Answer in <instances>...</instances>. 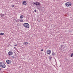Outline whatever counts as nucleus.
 I'll use <instances>...</instances> for the list:
<instances>
[{
    "instance_id": "f257e3e1",
    "label": "nucleus",
    "mask_w": 73,
    "mask_h": 73,
    "mask_svg": "<svg viewBox=\"0 0 73 73\" xmlns=\"http://www.w3.org/2000/svg\"><path fill=\"white\" fill-rule=\"evenodd\" d=\"M0 66L2 68H5L6 66L4 63L1 62H0Z\"/></svg>"
},
{
    "instance_id": "f03ea898",
    "label": "nucleus",
    "mask_w": 73,
    "mask_h": 73,
    "mask_svg": "<svg viewBox=\"0 0 73 73\" xmlns=\"http://www.w3.org/2000/svg\"><path fill=\"white\" fill-rule=\"evenodd\" d=\"M23 25L24 27L27 28H29V25L28 23H24Z\"/></svg>"
},
{
    "instance_id": "7ed1b4c3",
    "label": "nucleus",
    "mask_w": 73,
    "mask_h": 73,
    "mask_svg": "<svg viewBox=\"0 0 73 73\" xmlns=\"http://www.w3.org/2000/svg\"><path fill=\"white\" fill-rule=\"evenodd\" d=\"M65 5L66 7H70L72 6V4L71 3L69 2H67L65 3Z\"/></svg>"
},
{
    "instance_id": "20e7f679",
    "label": "nucleus",
    "mask_w": 73,
    "mask_h": 73,
    "mask_svg": "<svg viewBox=\"0 0 73 73\" xmlns=\"http://www.w3.org/2000/svg\"><path fill=\"white\" fill-rule=\"evenodd\" d=\"M52 52V51L50 50H48L46 51V53L48 54H50Z\"/></svg>"
},
{
    "instance_id": "39448f33",
    "label": "nucleus",
    "mask_w": 73,
    "mask_h": 73,
    "mask_svg": "<svg viewBox=\"0 0 73 73\" xmlns=\"http://www.w3.org/2000/svg\"><path fill=\"white\" fill-rule=\"evenodd\" d=\"M13 54V52L11 51H9L8 53V55H9V56H12Z\"/></svg>"
},
{
    "instance_id": "423d86ee",
    "label": "nucleus",
    "mask_w": 73,
    "mask_h": 73,
    "mask_svg": "<svg viewBox=\"0 0 73 73\" xmlns=\"http://www.w3.org/2000/svg\"><path fill=\"white\" fill-rule=\"evenodd\" d=\"M6 62L8 64H11L12 63V61L11 60H7L6 61Z\"/></svg>"
},
{
    "instance_id": "0eeeda50",
    "label": "nucleus",
    "mask_w": 73,
    "mask_h": 73,
    "mask_svg": "<svg viewBox=\"0 0 73 73\" xmlns=\"http://www.w3.org/2000/svg\"><path fill=\"white\" fill-rule=\"evenodd\" d=\"M34 4H35L36 5L40 6V3L39 2H36L35 3H33Z\"/></svg>"
},
{
    "instance_id": "6e6552de",
    "label": "nucleus",
    "mask_w": 73,
    "mask_h": 73,
    "mask_svg": "<svg viewBox=\"0 0 73 73\" xmlns=\"http://www.w3.org/2000/svg\"><path fill=\"white\" fill-rule=\"evenodd\" d=\"M23 4L25 5H26L27 4V2H26V1H23Z\"/></svg>"
},
{
    "instance_id": "1a4fd4ad",
    "label": "nucleus",
    "mask_w": 73,
    "mask_h": 73,
    "mask_svg": "<svg viewBox=\"0 0 73 73\" xmlns=\"http://www.w3.org/2000/svg\"><path fill=\"white\" fill-rule=\"evenodd\" d=\"M63 46H64L63 45L61 46V48H60L61 50H62V49H64V48Z\"/></svg>"
},
{
    "instance_id": "9d476101",
    "label": "nucleus",
    "mask_w": 73,
    "mask_h": 73,
    "mask_svg": "<svg viewBox=\"0 0 73 73\" xmlns=\"http://www.w3.org/2000/svg\"><path fill=\"white\" fill-rule=\"evenodd\" d=\"M20 17L21 19H23V18H24V16H23V15H21L20 16Z\"/></svg>"
},
{
    "instance_id": "9b49d317",
    "label": "nucleus",
    "mask_w": 73,
    "mask_h": 73,
    "mask_svg": "<svg viewBox=\"0 0 73 73\" xmlns=\"http://www.w3.org/2000/svg\"><path fill=\"white\" fill-rule=\"evenodd\" d=\"M24 44H25V45H27V44H28V43L27 42H25L24 43Z\"/></svg>"
},
{
    "instance_id": "f8f14e48",
    "label": "nucleus",
    "mask_w": 73,
    "mask_h": 73,
    "mask_svg": "<svg viewBox=\"0 0 73 73\" xmlns=\"http://www.w3.org/2000/svg\"><path fill=\"white\" fill-rule=\"evenodd\" d=\"M49 58L50 60H51L52 57V56H49Z\"/></svg>"
},
{
    "instance_id": "ddd939ff",
    "label": "nucleus",
    "mask_w": 73,
    "mask_h": 73,
    "mask_svg": "<svg viewBox=\"0 0 73 73\" xmlns=\"http://www.w3.org/2000/svg\"><path fill=\"white\" fill-rule=\"evenodd\" d=\"M4 35V34L3 33H0V35Z\"/></svg>"
},
{
    "instance_id": "4468645a",
    "label": "nucleus",
    "mask_w": 73,
    "mask_h": 73,
    "mask_svg": "<svg viewBox=\"0 0 73 73\" xmlns=\"http://www.w3.org/2000/svg\"><path fill=\"white\" fill-rule=\"evenodd\" d=\"M5 14H2L1 15V17H3V16H5Z\"/></svg>"
},
{
    "instance_id": "2eb2a0df",
    "label": "nucleus",
    "mask_w": 73,
    "mask_h": 73,
    "mask_svg": "<svg viewBox=\"0 0 73 73\" xmlns=\"http://www.w3.org/2000/svg\"><path fill=\"white\" fill-rule=\"evenodd\" d=\"M54 54H55V53H54V52H53L52 53V56H53L54 55Z\"/></svg>"
},
{
    "instance_id": "dca6fc26",
    "label": "nucleus",
    "mask_w": 73,
    "mask_h": 73,
    "mask_svg": "<svg viewBox=\"0 0 73 73\" xmlns=\"http://www.w3.org/2000/svg\"><path fill=\"white\" fill-rule=\"evenodd\" d=\"M20 22H23V20L21 19L20 20Z\"/></svg>"
},
{
    "instance_id": "f3484780",
    "label": "nucleus",
    "mask_w": 73,
    "mask_h": 73,
    "mask_svg": "<svg viewBox=\"0 0 73 73\" xmlns=\"http://www.w3.org/2000/svg\"><path fill=\"white\" fill-rule=\"evenodd\" d=\"M73 53L70 56L71 57H73Z\"/></svg>"
},
{
    "instance_id": "a211bd4d",
    "label": "nucleus",
    "mask_w": 73,
    "mask_h": 73,
    "mask_svg": "<svg viewBox=\"0 0 73 73\" xmlns=\"http://www.w3.org/2000/svg\"><path fill=\"white\" fill-rule=\"evenodd\" d=\"M11 6L12 7H14L15 5H11Z\"/></svg>"
},
{
    "instance_id": "6ab92c4d",
    "label": "nucleus",
    "mask_w": 73,
    "mask_h": 73,
    "mask_svg": "<svg viewBox=\"0 0 73 73\" xmlns=\"http://www.w3.org/2000/svg\"><path fill=\"white\" fill-rule=\"evenodd\" d=\"M38 22H39V23L40 22V20H38Z\"/></svg>"
},
{
    "instance_id": "aec40b11",
    "label": "nucleus",
    "mask_w": 73,
    "mask_h": 73,
    "mask_svg": "<svg viewBox=\"0 0 73 73\" xmlns=\"http://www.w3.org/2000/svg\"><path fill=\"white\" fill-rule=\"evenodd\" d=\"M40 51H41V52H42L44 51V50H43V49H42L40 50Z\"/></svg>"
},
{
    "instance_id": "412c9836",
    "label": "nucleus",
    "mask_w": 73,
    "mask_h": 73,
    "mask_svg": "<svg viewBox=\"0 0 73 73\" xmlns=\"http://www.w3.org/2000/svg\"><path fill=\"white\" fill-rule=\"evenodd\" d=\"M34 11H35V12H37V11L36 10H35Z\"/></svg>"
},
{
    "instance_id": "4be33fe9",
    "label": "nucleus",
    "mask_w": 73,
    "mask_h": 73,
    "mask_svg": "<svg viewBox=\"0 0 73 73\" xmlns=\"http://www.w3.org/2000/svg\"><path fill=\"white\" fill-rule=\"evenodd\" d=\"M65 60H68V59L67 58H66Z\"/></svg>"
},
{
    "instance_id": "5701e85b",
    "label": "nucleus",
    "mask_w": 73,
    "mask_h": 73,
    "mask_svg": "<svg viewBox=\"0 0 73 73\" xmlns=\"http://www.w3.org/2000/svg\"><path fill=\"white\" fill-rule=\"evenodd\" d=\"M42 8H43V9H44V7H42Z\"/></svg>"
},
{
    "instance_id": "b1692460",
    "label": "nucleus",
    "mask_w": 73,
    "mask_h": 73,
    "mask_svg": "<svg viewBox=\"0 0 73 73\" xmlns=\"http://www.w3.org/2000/svg\"><path fill=\"white\" fill-rule=\"evenodd\" d=\"M19 68H21V66H19Z\"/></svg>"
},
{
    "instance_id": "393cba45",
    "label": "nucleus",
    "mask_w": 73,
    "mask_h": 73,
    "mask_svg": "<svg viewBox=\"0 0 73 73\" xmlns=\"http://www.w3.org/2000/svg\"><path fill=\"white\" fill-rule=\"evenodd\" d=\"M40 11H42V9H40Z\"/></svg>"
},
{
    "instance_id": "a878e982",
    "label": "nucleus",
    "mask_w": 73,
    "mask_h": 73,
    "mask_svg": "<svg viewBox=\"0 0 73 73\" xmlns=\"http://www.w3.org/2000/svg\"><path fill=\"white\" fill-rule=\"evenodd\" d=\"M0 70H1V68H0Z\"/></svg>"
}]
</instances>
